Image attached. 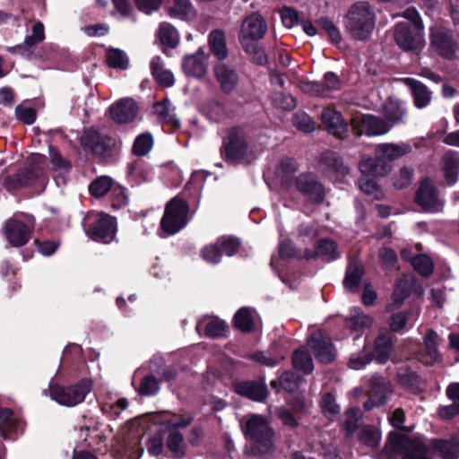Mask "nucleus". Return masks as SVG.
<instances>
[{
  "instance_id": "1",
  "label": "nucleus",
  "mask_w": 459,
  "mask_h": 459,
  "mask_svg": "<svg viewBox=\"0 0 459 459\" xmlns=\"http://www.w3.org/2000/svg\"><path fill=\"white\" fill-rule=\"evenodd\" d=\"M298 164L291 158H283L276 168V177L282 188L291 191L298 190L309 201L320 203L325 197V189L312 174L296 176Z\"/></svg>"
},
{
  "instance_id": "2",
  "label": "nucleus",
  "mask_w": 459,
  "mask_h": 459,
  "mask_svg": "<svg viewBox=\"0 0 459 459\" xmlns=\"http://www.w3.org/2000/svg\"><path fill=\"white\" fill-rule=\"evenodd\" d=\"M438 455L442 459L459 457V437L448 440L433 439L426 444L421 437H408L403 435V459H432Z\"/></svg>"
},
{
  "instance_id": "3",
  "label": "nucleus",
  "mask_w": 459,
  "mask_h": 459,
  "mask_svg": "<svg viewBox=\"0 0 459 459\" xmlns=\"http://www.w3.org/2000/svg\"><path fill=\"white\" fill-rule=\"evenodd\" d=\"M240 426L245 437L250 441L248 454L263 455L273 452L274 430L264 417L247 415L241 419Z\"/></svg>"
},
{
  "instance_id": "4",
  "label": "nucleus",
  "mask_w": 459,
  "mask_h": 459,
  "mask_svg": "<svg viewBox=\"0 0 459 459\" xmlns=\"http://www.w3.org/2000/svg\"><path fill=\"white\" fill-rule=\"evenodd\" d=\"M376 26V13L368 2H358L351 6L345 17V28L351 37L366 40Z\"/></svg>"
},
{
  "instance_id": "5",
  "label": "nucleus",
  "mask_w": 459,
  "mask_h": 459,
  "mask_svg": "<svg viewBox=\"0 0 459 459\" xmlns=\"http://www.w3.org/2000/svg\"><path fill=\"white\" fill-rule=\"evenodd\" d=\"M220 151L222 159L234 165L241 162L249 163L255 158L245 132L239 127L229 130Z\"/></svg>"
},
{
  "instance_id": "6",
  "label": "nucleus",
  "mask_w": 459,
  "mask_h": 459,
  "mask_svg": "<svg viewBox=\"0 0 459 459\" xmlns=\"http://www.w3.org/2000/svg\"><path fill=\"white\" fill-rule=\"evenodd\" d=\"M402 155L401 147L394 143L380 144L376 148V158H365L359 162L361 174L367 176L385 177L392 170L388 163Z\"/></svg>"
},
{
  "instance_id": "7",
  "label": "nucleus",
  "mask_w": 459,
  "mask_h": 459,
  "mask_svg": "<svg viewBox=\"0 0 459 459\" xmlns=\"http://www.w3.org/2000/svg\"><path fill=\"white\" fill-rule=\"evenodd\" d=\"M189 207L186 201L180 197H174L165 207L160 221L161 230L166 235H174L185 228L189 221Z\"/></svg>"
},
{
  "instance_id": "8",
  "label": "nucleus",
  "mask_w": 459,
  "mask_h": 459,
  "mask_svg": "<svg viewBox=\"0 0 459 459\" xmlns=\"http://www.w3.org/2000/svg\"><path fill=\"white\" fill-rule=\"evenodd\" d=\"M91 390L92 382L89 379H82L77 384L69 386L51 385L49 394L51 399L60 405L73 407L82 403Z\"/></svg>"
},
{
  "instance_id": "9",
  "label": "nucleus",
  "mask_w": 459,
  "mask_h": 459,
  "mask_svg": "<svg viewBox=\"0 0 459 459\" xmlns=\"http://www.w3.org/2000/svg\"><path fill=\"white\" fill-rule=\"evenodd\" d=\"M403 19L408 21L405 28L403 22V51L417 52L424 47L423 24L416 8L409 7L403 12Z\"/></svg>"
},
{
  "instance_id": "10",
  "label": "nucleus",
  "mask_w": 459,
  "mask_h": 459,
  "mask_svg": "<svg viewBox=\"0 0 459 459\" xmlns=\"http://www.w3.org/2000/svg\"><path fill=\"white\" fill-rule=\"evenodd\" d=\"M438 335L432 330L428 329L426 334L423 336V351L421 344L419 342H408L405 348L406 352L412 354L416 359L425 365H432L438 361L440 354L437 349Z\"/></svg>"
},
{
  "instance_id": "11",
  "label": "nucleus",
  "mask_w": 459,
  "mask_h": 459,
  "mask_svg": "<svg viewBox=\"0 0 459 459\" xmlns=\"http://www.w3.org/2000/svg\"><path fill=\"white\" fill-rule=\"evenodd\" d=\"M353 132L360 136H377L387 133L392 125L388 122L369 114H354L351 119Z\"/></svg>"
},
{
  "instance_id": "12",
  "label": "nucleus",
  "mask_w": 459,
  "mask_h": 459,
  "mask_svg": "<svg viewBox=\"0 0 459 459\" xmlns=\"http://www.w3.org/2000/svg\"><path fill=\"white\" fill-rule=\"evenodd\" d=\"M33 226L34 220L30 215H26L23 220L13 218L7 221L4 233L9 243L13 247L25 245L30 239Z\"/></svg>"
},
{
  "instance_id": "13",
  "label": "nucleus",
  "mask_w": 459,
  "mask_h": 459,
  "mask_svg": "<svg viewBox=\"0 0 459 459\" xmlns=\"http://www.w3.org/2000/svg\"><path fill=\"white\" fill-rule=\"evenodd\" d=\"M266 30L267 24L264 19L257 13H253L242 21L238 40L241 46L256 42L264 36Z\"/></svg>"
},
{
  "instance_id": "14",
  "label": "nucleus",
  "mask_w": 459,
  "mask_h": 459,
  "mask_svg": "<svg viewBox=\"0 0 459 459\" xmlns=\"http://www.w3.org/2000/svg\"><path fill=\"white\" fill-rule=\"evenodd\" d=\"M43 160L44 156L40 154H33L30 157V161L32 165L36 166V168L21 170L15 175L8 177L5 179V187L8 190L13 191L33 184L36 178H38L41 175L43 169L41 164L43 163Z\"/></svg>"
},
{
  "instance_id": "15",
  "label": "nucleus",
  "mask_w": 459,
  "mask_h": 459,
  "mask_svg": "<svg viewBox=\"0 0 459 459\" xmlns=\"http://www.w3.org/2000/svg\"><path fill=\"white\" fill-rule=\"evenodd\" d=\"M86 233L95 241L105 244L110 243L116 235L115 219L107 214L100 213L95 216Z\"/></svg>"
},
{
  "instance_id": "16",
  "label": "nucleus",
  "mask_w": 459,
  "mask_h": 459,
  "mask_svg": "<svg viewBox=\"0 0 459 459\" xmlns=\"http://www.w3.org/2000/svg\"><path fill=\"white\" fill-rule=\"evenodd\" d=\"M431 46L438 55L446 59H453L458 48L453 33L445 28H438L432 32Z\"/></svg>"
},
{
  "instance_id": "17",
  "label": "nucleus",
  "mask_w": 459,
  "mask_h": 459,
  "mask_svg": "<svg viewBox=\"0 0 459 459\" xmlns=\"http://www.w3.org/2000/svg\"><path fill=\"white\" fill-rule=\"evenodd\" d=\"M389 422L397 430L389 434L386 440L384 455L388 459H397L402 455V411L398 408L389 417Z\"/></svg>"
},
{
  "instance_id": "18",
  "label": "nucleus",
  "mask_w": 459,
  "mask_h": 459,
  "mask_svg": "<svg viewBox=\"0 0 459 459\" xmlns=\"http://www.w3.org/2000/svg\"><path fill=\"white\" fill-rule=\"evenodd\" d=\"M307 342L318 361L329 363L334 359V347L331 339L323 331L318 330L313 333Z\"/></svg>"
},
{
  "instance_id": "19",
  "label": "nucleus",
  "mask_w": 459,
  "mask_h": 459,
  "mask_svg": "<svg viewBox=\"0 0 459 459\" xmlns=\"http://www.w3.org/2000/svg\"><path fill=\"white\" fill-rule=\"evenodd\" d=\"M416 202L425 211L431 212H441L444 206L437 189L429 180H425L421 183L416 194Z\"/></svg>"
},
{
  "instance_id": "20",
  "label": "nucleus",
  "mask_w": 459,
  "mask_h": 459,
  "mask_svg": "<svg viewBox=\"0 0 459 459\" xmlns=\"http://www.w3.org/2000/svg\"><path fill=\"white\" fill-rule=\"evenodd\" d=\"M139 107L132 98H123L109 107L112 119L118 124L132 122L137 116Z\"/></svg>"
},
{
  "instance_id": "21",
  "label": "nucleus",
  "mask_w": 459,
  "mask_h": 459,
  "mask_svg": "<svg viewBox=\"0 0 459 459\" xmlns=\"http://www.w3.org/2000/svg\"><path fill=\"white\" fill-rule=\"evenodd\" d=\"M109 139L102 136L99 132L89 129L83 132L81 144L84 151L91 152L97 157H106L109 153Z\"/></svg>"
},
{
  "instance_id": "22",
  "label": "nucleus",
  "mask_w": 459,
  "mask_h": 459,
  "mask_svg": "<svg viewBox=\"0 0 459 459\" xmlns=\"http://www.w3.org/2000/svg\"><path fill=\"white\" fill-rule=\"evenodd\" d=\"M208 67V57L202 48L195 54L183 58L182 68L187 76L202 78L205 75Z\"/></svg>"
},
{
  "instance_id": "23",
  "label": "nucleus",
  "mask_w": 459,
  "mask_h": 459,
  "mask_svg": "<svg viewBox=\"0 0 459 459\" xmlns=\"http://www.w3.org/2000/svg\"><path fill=\"white\" fill-rule=\"evenodd\" d=\"M341 89V81L339 77L332 73L328 72L324 76L323 82H309L302 85V90L310 94L326 97L332 91H338Z\"/></svg>"
},
{
  "instance_id": "24",
  "label": "nucleus",
  "mask_w": 459,
  "mask_h": 459,
  "mask_svg": "<svg viewBox=\"0 0 459 459\" xmlns=\"http://www.w3.org/2000/svg\"><path fill=\"white\" fill-rule=\"evenodd\" d=\"M321 123L325 130L336 136L347 132L348 125L341 112L332 107H326L321 114Z\"/></svg>"
},
{
  "instance_id": "25",
  "label": "nucleus",
  "mask_w": 459,
  "mask_h": 459,
  "mask_svg": "<svg viewBox=\"0 0 459 459\" xmlns=\"http://www.w3.org/2000/svg\"><path fill=\"white\" fill-rule=\"evenodd\" d=\"M372 390L368 401L364 403V409L367 411L372 410L375 407L381 406L385 403L387 394H390L391 385L388 382L385 381L382 377H374L371 380Z\"/></svg>"
},
{
  "instance_id": "26",
  "label": "nucleus",
  "mask_w": 459,
  "mask_h": 459,
  "mask_svg": "<svg viewBox=\"0 0 459 459\" xmlns=\"http://www.w3.org/2000/svg\"><path fill=\"white\" fill-rule=\"evenodd\" d=\"M214 74L224 93H230L238 82V75L236 71L225 64L216 65Z\"/></svg>"
},
{
  "instance_id": "27",
  "label": "nucleus",
  "mask_w": 459,
  "mask_h": 459,
  "mask_svg": "<svg viewBox=\"0 0 459 459\" xmlns=\"http://www.w3.org/2000/svg\"><path fill=\"white\" fill-rule=\"evenodd\" d=\"M49 157L56 184H65L66 176L72 168L71 163L66 159L63 158L60 152L53 146H49Z\"/></svg>"
},
{
  "instance_id": "28",
  "label": "nucleus",
  "mask_w": 459,
  "mask_h": 459,
  "mask_svg": "<svg viewBox=\"0 0 459 459\" xmlns=\"http://www.w3.org/2000/svg\"><path fill=\"white\" fill-rule=\"evenodd\" d=\"M320 168L328 173L336 176H344L349 173V169L343 164L341 157L333 152H325L320 159Z\"/></svg>"
},
{
  "instance_id": "29",
  "label": "nucleus",
  "mask_w": 459,
  "mask_h": 459,
  "mask_svg": "<svg viewBox=\"0 0 459 459\" xmlns=\"http://www.w3.org/2000/svg\"><path fill=\"white\" fill-rule=\"evenodd\" d=\"M364 275L363 266L357 262H351L346 269L343 286L346 290L356 293Z\"/></svg>"
},
{
  "instance_id": "30",
  "label": "nucleus",
  "mask_w": 459,
  "mask_h": 459,
  "mask_svg": "<svg viewBox=\"0 0 459 459\" xmlns=\"http://www.w3.org/2000/svg\"><path fill=\"white\" fill-rule=\"evenodd\" d=\"M45 39V30L44 25L40 22H37L34 23L32 27V31L30 35H27L24 39V43L21 45H16L13 47L7 48V50L13 54H23L25 48H31L40 42H42Z\"/></svg>"
},
{
  "instance_id": "31",
  "label": "nucleus",
  "mask_w": 459,
  "mask_h": 459,
  "mask_svg": "<svg viewBox=\"0 0 459 459\" xmlns=\"http://www.w3.org/2000/svg\"><path fill=\"white\" fill-rule=\"evenodd\" d=\"M150 67L154 79L162 87H171L175 83L172 72L164 67V63L160 56H154L152 59Z\"/></svg>"
},
{
  "instance_id": "32",
  "label": "nucleus",
  "mask_w": 459,
  "mask_h": 459,
  "mask_svg": "<svg viewBox=\"0 0 459 459\" xmlns=\"http://www.w3.org/2000/svg\"><path fill=\"white\" fill-rule=\"evenodd\" d=\"M393 351L394 348L391 334L389 333L379 334L375 342V349L373 352L374 359L378 363H385L391 358Z\"/></svg>"
},
{
  "instance_id": "33",
  "label": "nucleus",
  "mask_w": 459,
  "mask_h": 459,
  "mask_svg": "<svg viewBox=\"0 0 459 459\" xmlns=\"http://www.w3.org/2000/svg\"><path fill=\"white\" fill-rule=\"evenodd\" d=\"M238 394L255 401H263L267 396V389L264 384L255 382H241L235 385Z\"/></svg>"
},
{
  "instance_id": "34",
  "label": "nucleus",
  "mask_w": 459,
  "mask_h": 459,
  "mask_svg": "<svg viewBox=\"0 0 459 459\" xmlns=\"http://www.w3.org/2000/svg\"><path fill=\"white\" fill-rule=\"evenodd\" d=\"M403 83L410 88L418 108L426 107L429 103L431 93L424 84L411 78H403Z\"/></svg>"
},
{
  "instance_id": "35",
  "label": "nucleus",
  "mask_w": 459,
  "mask_h": 459,
  "mask_svg": "<svg viewBox=\"0 0 459 459\" xmlns=\"http://www.w3.org/2000/svg\"><path fill=\"white\" fill-rule=\"evenodd\" d=\"M166 446L175 458H182L186 454V443L179 430L170 429L168 431Z\"/></svg>"
},
{
  "instance_id": "36",
  "label": "nucleus",
  "mask_w": 459,
  "mask_h": 459,
  "mask_svg": "<svg viewBox=\"0 0 459 459\" xmlns=\"http://www.w3.org/2000/svg\"><path fill=\"white\" fill-rule=\"evenodd\" d=\"M209 46L212 54L220 60L228 56L225 33L221 30H214L209 34Z\"/></svg>"
},
{
  "instance_id": "37",
  "label": "nucleus",
  "mask_w": 459,
  "mask_h": 459,
  "mask_svg": "<svg viewBox=\"0 0 459 459\" xmlns=\"http://www.w3.org/2000/svg\"><path fill=\"white\" fill-rule=\"evenodd\" d=\"M315 256L321 257L327 262L337 259L339 253L336 242L330 238L319 239L316 243ZM311 257H314V255Z\"/></svg>"
},
{
  "instance_id": "38",
  "label": "nucleus",
  "mask_w": 459,
  "mask_h": 459,
  "mask_svg": "<svg viewBox=\"0 0 459 459\" xmlns=\"http://www.w3.org/2000/svg\"><path fill=\"white\" fill-rule=\"evenodd\" d=\"M443 169L448 185H454L457 181L459 170V160L451 153H446L443 158Z\"/></svg>"
},
{
  "instance_id": "39",
  "label": "nucleus",
  "mask_w": 459,
  "mask_h": 459,
  "mask_svg": "<svg viewBox=\"0 0 459 459\" xmlns=\"http://www.w3.org/2000/svg\"><path fill=\"white\" fill-rule=\"evenodd\" d=\"M373 178L376 177L362 174L359 181V186L366 195L371 196L373 199L380 200L384 197V193Z\"/></svg>"
},
{
  "instance_id": "40",
  "label": "nucleus",
  "mask_w": 459,
  "mask_h": 459,
  "mask_svg": "<svg viewBox=\"0 0 459 459\" xmlns=\"http://www.w3.org/2000/svg\"><path fill=\"white\" fill-rule=\"evenodd\" d=\"M292 363L296 369L310 374L314 369L313 359L306 349L297 350L292 357Z\"/></svg>"
},
{
  "instance_id": "41",
  "label": "nucleus",
  "mask_w": 459,
  "mask_h": 459,
  "mask_svg": "<svg viewBox=\"0 0 459 459\" xmlns=\"http://www.w3.org/2000/svg\"><path fill=\"white\" fill-rule=\"evenodd\" d=\"M159 38L163 46L171 48H175L179 42V35L177 30L168 22L160 24Z\"/></svg>"
},
{
  "instance_id": "42",
  "label": "nucleus",
  "mask_w": 459,
  "mask_h": 459,
  "mask_svg": "<svg viewBox=\"0 0 459 459\" xmlns=\"http://www.w3.org/2000/svg\"><path fill=\"white\" fill-rule=\"evenodd\" d=\"M113 187H115L113 179L108 176H101L91 183L89 189L93 196L102 197L108 191H112Z\"/></svg>"
},
{
  "instance_id": "43",
  "label": "nucleus",
  "mask_w": 459,
  "mask_h": 459,
  "mask_svg": "<svg viewBox=\"0 0 459 459\" xmlns=\"http://www.w3.org/2000/svg\"><path fill=\"white\" fill-rule=\"evenodd\" d=\"M425 387L423 379L412 370L406 369L403 373V390L407 389L409 392L416 394H420Z\"/></svg>"
},
{
  "instance_id": "44",
  "label": "nucleus",
  "mask_w": 459,
  "mask_h": 459,
  "mask_svg": "<svg viewBox=\"0 0 459 459\" xmlns=\"http://www.w3.org/2000/svg\"><path fill=\"white\" fill-rule=\"evenodd\" d=\"M171 16L180 19H188L195 15L194 8L189 0H174L173 5L169 8Z\"/></svg>"
},
{
  "instance_id": "45",
  "label": "nucleus",
  "mask_w": 459,
  "mask_h": 459,
  "mask_svg": "<svg viewBox=\"0 0 459 459\" xmlns=\"http://www.w3.org/2000/svg\"><path fill=\"white\" fill-rule=\"evenodd\" d=\"M108 65L115 69H126L128 67V57L126 54L117 48H111L107 54Z\"/></svg>"
},
{
  "instance_id": "46",
  "label": "nucleus",
  "mask_w": 459,
  "mask_h": 459,
  "mask_svg": "<svg viewBox=\"0 0 459 459\" xmlns=\"http://www.w3.org/2000/svg\"><path fill=\"white\" fill-rule=\"evenodd\" d=\"M153 146L152 135L144 133L136 137L133 145V152L137 156H144L152 150Z\"/></svg>"
},
{
  "instance_id": "47",
  "label": "nucleus",
  "mask_w": 459,
  "mask_h": 459,
  "mask_svg": "<svg viewBox=\"0 0 459 459\" xmlns=\"http://www.w3.org/2000/svg\"><path fill=\"white\" fill-rule=\"evenodd\" d=\"M359 438L365 446L368 447H376L380 442L381 434L377 428L373 426H365L360 430Z\"/></svg>"
},
{
  "instance_id": "48",
  "label": "nucleus",
  "mask_w": 459,
  "mask_h": 459,
  "mask_svg": "<svg viewBox=\"0 0 459 459\" xmlns=\"http://www.w3.org/2000/svg\"><path fill=\"white\" fill-rule=\"evenodd\" d=\"M384 113L385 116L384 120L393 126L394 123L400 119L402 114L399 100L389 98L384 104Z\"/></svg>"
},
{
  "instance_id": "49",
  "label": "nucleus",
  "mask_w": 459,
  "mask_h": 459,
  "mask_svg": "<svg viewBox=\"0 0 459 459\" xmlns=\"http://www.w3.org/2000/svg\"><path fill=\"white\" fill-rule=\"evenodd\" d=\"M411 264L415 271L422 276H429L432 273L434 264L431 259L425 255H420L411 259Z\"/></svg>"
},
{
  "instance_id": "50",
  "label": "nucleus",
  "mask_w": 459,
  "mask_h": 459,
  "mask_svg": "<svg viewBox=\"0 0 459 459\" xmlns=\"http://www.w3.org/2000/svg\"><path fill=\"white\" fill-rule=\"evenodd\" d=\"M320 406L322 411L326 416H333L340 413V406L336 403L335 395L332 393H325L322 394Z\"/></svg>"
},
{
  "instance_id": "51",
  "label": "nucleus",
  "mask_w": 459,
  "mask_h": 459,
  "mask_svg": "<svg viewBox=\"0 0 459 459\" xmlns=\"http://www.w3.org/2000/svg\"><path fill=\"white\" fill-rule=\"evenodd\" d=\"M361 419V412L358 408H351L346 411L345 420L343 427L346 430L347 436L352 435L359 426V421Z\"/></svg>"
},
{
  "instance_id": "52",
  "label": "nucleus",
  "mask_w": 459,
  "mask_h": 459,
  "mask_svg": "<svg viewBox=\"0 0 459 459\" xmlns=\"http://www.w3.org/2000/svg\"><path fill=\"white\" fill-rule=\"evenodd\" d=\"M424 292L422 282L413 276L403 275V299L406 296L414 294L420 297Z\"/></svg>"
},
{
  "instance_id": "53",
  "label": "nucleus",
  "mask_w": 459,
  "mask_h": 459,
  "mask_svg": "<svg viewBox=\"0 0 459 459\" xmlns=\"http://www.w3.org/2000/svg\"><path fill=\"white\" fill-rule=\"evenodd\" d=\"M229 327L225 322L219 317H214L205 326V334L207 336L216 338L226 334Z\"/></svg>"
},
{
  "instance_id": "54",
  "label": "nucleus",
  "mask_w": 459,
  "mask_h": 459,
  "mask_svg": "<svg viewBox=\"0 0 459 459\" xmlns=\"http://www.w3.org/2000/svg\"><path fill=\"white\" fill-rule=\"evenodd\" d=\"M193 418L190 415H172L169 420L164 421V426L167 431L170 429L179 430L185 429L191 424Z\"/></svg>"
},
{
  "instance_id": "55",
  "label": "nucleus",
  "mask_w": 459,
  "mask_h": 459,
  "mask_svg": "<svg viewBox=\"0 0 459 459\" xmlns=\"http://www.w3.org/2000/svg\"><path fill=\"white\" fill-rule=\"evenodd\" d=\"M294 126L305 133H309L315 130V122L310 116L305 112H298L293 117Z\"/></svg>"
},
{
  "instance_id": "56",
  "label": "nucleus",
  "mask_w": 459,
  "mask_h": 459,
  "mask_svg": "<svg viewBox=\"0 0 459 459\" xmlns=\"http://www.w3.org/2000/svg\"><path fill=\"white\" fill-rule=\"evenodd\" d=\"M272 102L276 108L284 110H291L296 107L295 99L291 95L283 92H274L272 95Z\"/></svg>"
},
{
  "instance_id": "57",
  "label": "nucleus",
  "mask_w": 459,
  "mask_h": 459,
  "mask_svg": "<svg viewBox=\"0 0 459 459\" xmlns=\"http://www.w3.org/2000/svg\"><path fill=\"white\" fill-rule=\"evenodd\" d=\"M160 389L158 380L153 376L144 377L138 387L141 395H154Z\"/></svg>"
},
{
  "instance_id": "58",
  "label": "nucleus",
  "mask_w": 459,
  "mask_h": 459,
  "mask_svg": "<svg viewBox=\"0 0 459 459\" xmlns=\"http://www.w3.org/2000/svg\"><path fill=\"white\" fill-rule=\"evenodd\" d=\"M221 254L224 253L229 256L237 253L239 248V242L232 237H221L217 240Z\"/></svg>"
},
{
  "instance_id": "59",
  "label": "nucleus",
  "mask_w": 459,
  "mask_h": 459,
  "mask_svg": "<svg viewBox=\"0 0 459 459\" xmlns=\"http://www.w3.org/2000/svg\"><path fill=\"white\" fill-rule=\"evenodd\" d=\"M300 378L293 372L286 371L280 377V385L283 390L292 393L299 385Z\"/></svg>"
},
{
  "instance_id": "60",
  "label": "nucleus",
  "mask_w": 459,
  "mask_h": 459,
  "mask_svg": "<svg viewBox=\"0 0 459 459\" xmlns=\"http://www.w3.org/2000/svg\"><path fill=\"white\" fill-rule=\"evenodd\" d=\"M276 415L281 423L291 429H295L299 426V420L293 415V412L286 407H280L276 410Z\"/></svg>"
},
{
  "instance_id": "61",
  "label": "nucleus",
  "mask_w": 459,
  "mask_h": 459,
  "mask_svg": "<svg viewBox=\"0 0 459 459\" xmlns=\"http://www.w3.org/2000/svg\"><path fill=\"white\" fill-rule=\"evenodd\" d=\"M242 47L255 64L264 65L266 63L267 57L264 50L258 48L255 42L247 43Z\"/></svg>"
},
{
  "instance_id": "62",
  "label": "nucleus",
  "mask_w": 459,
  "mask_h": 459,
  "mask_svg": "<svg viewBox=\"0 0 459 459\" xmlns=\"http://www.w3.org/2000/svg\"><path fill=\"white\" fill-rule=\"evenodd\" d=\"M174 107L171 102L168 100H164L160 102H156L153 105V112L159 117L160 120H169L173 112Z\"/></svg>"
},
{
  "instance_id": "63",
  "label": "nucleus",
  "mask_w": 459,
  "mask_h": 459,
  "mask_svg": "<svg viewBox=\"0 0 459 459\" xmlns=\"http://www.w3.org/2000/svg\"><path fill=\"white\" fill-rule=\"evenodd\" d=\"M15 116L23 124L31 125L36 119V111L32 108L19 105L15 108Z\"/></svg>"
},
{
  "instance_id": "64",
  "label": "nucleus",
  "mask_w": 459,
  "mask_h": 459,
  "mask_svg": "<svg viewBox=\"0 0 459 459\" xmlns=\"http://www.w3.org/2000/svg\"><path fill=\"white\" fill-rule=\"evenodd\" d=\"M280 15L283 25L288 29H291L299 23V13L291 7L286 6L281 9Z\"/></svg>"
}]
</instances>
